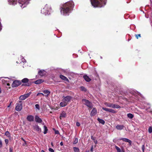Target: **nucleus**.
<instances>
[{"label": "nucleus", "instance_id": "cd10ccee", "mask_svg": "<svg viewBox=\"0 0 152 152\" xmlns=\"http://www.w3.org/2000/svg\"><path fill=\"white\" fill-rule=\"evenodd\" d=\"M112 108H121V107L118 105L113 104Z\"/></svg>", "mask_w": 152, "mask_h": 152}, {"label": "nucleus", "instance_id": "2f4dec72", "mask_svg": "<svg viewBox=\"0 0 152 152\" xmlns=\"http://www.w3.org/2000/svg\"><path fill=\"white\" fill-rule=\"evenodd\" d=\"M80 88L82 91H83L85 92L87 91V89L83 86H81L80 87Z\"/></svg>", "mask_w": 152, "mask_h": 152}, {"label": "nucleus", "instance_id": "dca6fc26", "mask_svg": "<svg viewBox=\"0 0 152 152\" xmlns=\"http://www.w3.org/2000/svg\"><path fill=\"white\" fill-rule=\"evenodd\" d=\"M120 140H122L124 141L129 142L130 144H131L132 142L131 140L126 138H122L120 139Z\"/></svg>", "mask_w": 152, "mask_h": 152}, {"label": "nucleus", "instance_id": "f3484780", "mask_svg": "<svg viewBox=\"0 0 152 152\" xmlns=\"http://www.w3.org/2000/svg\"><path fill=\"white\" fill-rule=\"evenodd\" d=\"M124 126L123 125H117L115 126V128L118 130H121L124 129Z\"/></svg>", "mask_w": 152, "mask_h": 152}, {"label": "nucleus", "instance_id": "b1692460", "mask_svg": "<svg viewBox=\"0 0 152 152\" xmlns=\"http://www.w3.org/2000/svg\"><path fill=\"white\" fill-rule=\"evenodd\" d=\"M9 2L10 4H16L17 3L16 0H9Z\"/></svg>", "mask_w": 152, "mask_h": 152}, {"label": "nucleus", "instance_id": "49530a36", "mask_svg": "<svg viewBox=\"0 0 152 152\" xmlns=\"http://www.w3.org/2000/svg\"><path fill=\"white\" fill-rule=\"evenodd\" d=\"M0 147H1L2 146V143L1 140H0Z\"/></svg>", "mask_w": 152, "mask_h": 152}, {"label": "nucleus", "instance_id": "603ef678", "mask_svg": "<svg viewBox=\"0 0 152 152\" xmlns=\"http://www.w3.org/2000/svg\"><path fill=\"white\" fill-rule=\"evenodd\" d=\"M60 145L61 146H62L63 145V142H61L60 143Z\"/></svg>", "mask_w": 152, "mask_h": 152}, {"label": "nucleus", "instance_id": "f704fd0d", "mask_svg": "<svg viewBox=\"0 0 152 152\" xmlns=\"http://www.w3.org/2000/svg\"><path fill=\"white\" fill-rule=\"evenodd\" d=\"M5 135L8 137L10 136V134L9 132L8 131H6L5 133Z\"/></svg>", "mask_w": 152, "mask_h": 152}, {"label": "nucleus", "instance_id": "f03ea898", "mask_svg": "<svg viewBox=\"0 0 152 152\" xmlns=\"http://www.w3.org/2000/svg\"><path fill=\"white\" fill-rule=\"evenodd\" d=\"M91 5L94 7H101L106 4V0H90Z\"/></svg>", "mask_w": 152, "mask_h": 152}, {"label": "nucleus", "instance_id": "6ab92c4d", "mask_svg": "<svg viewBox=\"0 0 152 152\" xmlns=\"http://www.w3.org/2000/svg\"><path fill=\"white\" fill-rule=\"evenodd\" d=\"M43 93L45 95V96L46 97H48L50 93V92L48 90H45L43 91Z\"/></svg>", "mask_w": 152, "mask_h": 152}, {"label": "nucleus", "instance_id": "6e6d98bb", "mask_svg": "<svg viewBox=\"0 0 152 152\" xmlns=\"http://www.w3.org/2000/svg\"><path fill=\"white\" fill-rule=\"evenodd\" d=\"M94 143H95V144H97V141H94Z\"/></svg>", "mask_w": 152, "mask_h": 152}, {"label": "nucleus", "instance_id": "4be33fe9", "mask_svg": "<svg viewBox=\"0 0 152 152\" xmlns=\"http://www.w3.org/2000/svg\"><path fill=\"white\" fill-rule=\"evenodd\" d=\"M60 77L61 79H62L66 81H67L68 82H69V80L68 79V78L66 77L65 76L62 75H61L60 76Z\"/></svg>", "mask_w": 152, "mask_h": 152}, {"label": "nucleus", "instance_id": "f257e3e1", "mask_svg": "<svg viewBox=\"0 0 152 152\" xmlns=\"http://www.w3.org/2000/svg\"><path fill=\"white\" fill-rule=\"evenodd\" d=\"M74 4L72 1H70L69 2H66L61 8V13H63L64 15H66L74 7Z\"/></svg>", "mask_w": 152, "mask_h": 152}, {"label": "nucleus", "instance_id": "4d7b16f0", "mask_svg": "<svg viewBox=\"0 0 152 152\" xmlns=\"http://www.w3.org/2000/svg\"><path fill=\"white\" fill-rule=\"evenodd\" d=\"M7 86H10V84L9 83H7Z\"/></svg>", "mask_w": 152, "mask_h": 152}, {"label": "nucleus", "instance_id": "72a5a7b5", "mask_svg": "<svg viewBox=\"0 0 152 152\" xmlns=\"http://www.w3.org/2000/svg\"><path fill=\"white\" fill-rule=\"evenodd\" d=\"M148 132L150 133H151L152 132V127L150 126L149 127L148 129Z\"/></svg>", "mask_w": 152, "mask_h": 152}, {"label": "nucleus", "instance_id": "bf43d9fd", "mask_svg": "<svg viewBox=\"0 0 152 152\" xmlns=\"http://www.w3.org/2000/svg\"><path fill=\"white\" fill-rule=\"evenodd\" d=\"M51 144L52 145V146H53V143H52V142H51Z\"/></svg>", "mask_w": 152, "mask_h": 152}, {"label": "nucleus", "instance_id": "3c124183", "mask_svg": "<svg viewBox=\"0 0 152 152\" xmlns=\"http://www.w3.org/2000/svg\"><path fill=\"white\" fill-rule=\"evenodd\" d=\"M12 103V101H11V102H10V104H9V105L7 106V107H10V105H11V104Z\"/></svg>", "mask_w": 152, "mask_h": 152}, {"label": "nucleus", "instance_id": "5701e85b", "mask_svg": "<svg viewBox=\"0 0 152 152\" xmlns=\"http://www.w3.org/2000/svg\"><path fill=\"white\" fill-rule=\"evenodd\" d=\"M67 104V103L64 101H63V102H61L60 104V106L62 107L66 106Z\"/></svg>", "mask_w": 152, "mask_h": 152}, {"label": "nucleus", "instance_id": "1a4fd4ad", "mask_svg": "<svg viewBox=\"0 0 152 152\" xmlns=\"http://www.w3.org/2000/svg\"><path fill=\"white\" fill-rule=\"evenodd\" d=\"M33 129L39 133H40L41 132V129L38 125H35L33 126Z\"/></svg>", "mask_w": 152, "mask_h": 152}, {"label": "nucleus", "instance_id": "58836bf2", "mask_svg": "<svg viewBox=\"0 0 152 152\" xmlns=\"http://www.w3.org/2000/svg\"><path fill=\"white\" fill-rule=\"evenodd\" d=\"M141 37L140 34H137L136 35V37L137 39H138V37Z\"/></svg>", "mask_w": 152, "mask_h": 152}, {"label": "nucleus", "instance_id": "c03bdc74", "mask_svg": "<svg viewBox=\"0 0 152 152\" xmlns=\"http://www.w3.org/2000/svg\"><path fill=\"white\" fill-rule=\"evenodd\" d=\"M40 95H42L43 96H44V94L42 93H39L37 94V96H39Z\"/></svg>", "mask_w": 152, "mask_h": 152}, {"label": "nucleus", "instance_id": "39448f33", "mask_svg": "<svg viewBox=\"0 0 152 152\" xmlns=\"http://www.w3.org/2000/svg\"><path fill=\"white\" fill-rule=\"evenodd\" d=\"M31 94V93L30 92L23 95H21L19 98L20 100H23L25 99H26L29 97Z\"/></svg>", "mask_w": 152, "mask_h": 152}, {"label": "nucleus", "instance_id": "864d4df0", "mask_svg": "<svg viewBox=\"0 0 152 152\" xmlns=\"http://www.w3.org/2000/svg\"><path fill=\"white\" fill-rule=\"evenodd\" d=\"M21 140H22L24 142H25V141H26L25 140H24V139L23 137H22L21 138Z\"/></svg>", "mask_w": 152, "mask_h": 152}, {"label": "nucleus", "instance_id": "a19ab883", "mask_svg": "<svg viewBox=\"0 0 152 152\" xmlns=\"http://www.w3.org/2000/svg\"><path fill=\"white\" fill-rule=\"evenodd\" d=\"M49 151L51 152H54V150L52 148H50L49 149Z\"/></svg>", "mask_w": 152, "mask_h": 152}, {"label": "nucleus", "instance_id": "bb28decb", "mask_svg": "<svg viewBox=\"0 0 152 152\" xmlns=\"http://www.w3.org/2000/svg\"><path fill=\"white\" fill-rule=\"evenodd\" d=\"M127 117L130 119H132L134 117V115L133 114L129 113L127 114Z\"/></svg>", "mask_w": 152, "mask_h": 152}, {"label": "nucleus", "instance_id": "2eb2a0df", "mask_svg": "<svg viewBox=\"0 0 152 152\" xmlns=\"http://www.w3.org/2000/svg\"><path fill=\"white\" fill-rule=\"evenodd\" d=\"M35 121L38 123H41L42 122V120L38 116L36 115L35 117Z\"/></svg>", "mask_w": 152, "mask_h": 152}, {"label": "nucleus", "instance_id": "4c0bfd02", "mask_svg": "<svg viewBox=\"0 0 152 152\" xmlns=\"http://www.w3.org/2000/svg\"><path fill=\"white\" fill-rule=\"evenodd\" d=\"M142 152H144V150H145V145H143L142 146Z\"/></svg>", "mask_w": 152, "mask_h": 152}, {"label": "nucleus", "instance_id": "9d476101", "mask_svg": "<svg viewBox=\"0 0 152 152\" xmlns=\"http://www.w3.org/2000/svg\"><path fill=\"white\" fill-rule=\"evenodd\" d=\"M29 81V79L27 78H24L23 79L21 80V81L22 83H27V84H26L25 85L26 86H29L30 85V84L28 83Z\"/></svg>", "mask_w": 152, "mask_h": 152}, {"label": "nucleus", "instance_id": "412c9836", "mask_svg": "<svg viewBox=\"0 0 152 152\" xmlns=\"http://www.w3.org/2000/svg\"><path fill=\"white\" fill-rule=\"evenodd\" d=\"M44 80L41 79L38 80L34 82V83L37 84H39L43 83L44 82Z\"/></svg>", "mask_w": 152, "mask_h": 152}, {"label": "nucleus", "instance_id": "c9c22d12", "mask_svg": "<svg viewBox=\"0 0 152 152\" xmlns=\"http://www.w3.org/2000/svg\"><path fill=\"white\" fill-rule=\"evenodd\" d=\"M22 145L23 146H27L28 145L26 143V141L25 142H24V143H23L22 144Z\"/></svg>", "mask_w": 152, "mask_h": 152}, {"label": "nucleus", "instance_id": "aec40b11", "mask_svg": "<svg viewBox=\"0 0 152 152\" xmlns=\"http://www.w3.org/2000/svg\"><path fill=\"white\" fill-rule=\"evenodd\" d=\"M85 80L88 82H89L91 80V79L87 75H85L83 77Z\"/></svg>", "mask_w": 152, "mask_h": 152}, {"label": "nucleus", "instance_id": "423d86ee", "mask_svg": "<svg viewBox=\"0 0 152 152\" xmlns=\"http://www.w3.org/2000/svg\"><path fill=\"white\" fill-rule=\"evenodd\" d=\"M63 99L62 101H64L67 104L72 98V97L69 96H63Z\"/></svg>", "mask_w": 152, "mask_h": 152}, {"label": "nucleus", "instance_id": "09e8293b", "mask_svg": "<svg viewBox=\"0 0 152 152\" xmlns=\"http://www.w3.org/2000/svg\"><path fill=\"white\" fill-rule=\"evenodd\" d=\"M91 152H93V145L92 146V147H91Z\"/></svg>", "mask_w": 152, "mask_h": 152}, {"label": "nucleus", "instance_id": "20e7f679", "mask_svg": "<svg viewBox=\"0 0 152 152\" xmlns=\"http://www.w3.org/2000/svg\"><path fill=\"white\" fill-rule=\"evenodd\" d=\"M82 101L84 104L86 105L88 107L90 108H92V103L88 100L86 99H83L82 100Z\"/></svg>", "mask_w": 152, "mask_h": 152}, {"label": "nucleus", "instance_id": "c85d7f7f", "mask_svg": "<svg viewBox=\"0 0 152 152\" xmlns=\"http://www.w3.org/2000/svg\"><path fill=\"white\" fill-rule=\"evenodd\" d=\"M113 104L112 103H110L107 102H106L104 104L105 105L108 107H112Z\"/></svg>", "mask_w": 152, "mask_h": 152}, {"label": "nucleus", "instance_id": "393cba45", "mask_svg": "<svg viewBox=\"0 0 152 152\" xmlns=\"http://www.w3.org/2000/svg\"><path fill=\"white\" fill-rule=\"evenodd\" d=\"M115 148L116 149L117 152H124V150H122L117 146L115 145Z\"/></svg>", "mask_w": 152, "mask_h": 152}, {"label": "nucleus", "instance_id": "c756f323", "mask_svg": "<svg viewBox=\"0 0 152 152\" xmlns=\"http://www.w3.org/2000/svg\"><path fill=\"white\" fill-rule=\"evenodd\" d=\"M73 149L74 152H80L79 149L78 148L74 147Z\"/></svg>", "mask_w": 152, "mask_h": 152}, {"label": "nucleus", "instance_id": "a18cd8bd", "mask_svg": "<svg viewBox=\"0 0 152 152\" xmlns=\"http://www.w3.org/2000/svg\"><path fill=\"white\" fill-rule=\"evenodd\" d=\"M55 133L56 134H59V131L58 130H55Z\"/></svg>", "mask_w": 152, "mask_h": 152}, {"label": "nucleus", "instance_id": "8fccbe9b", "mask_svg": "<svg viewBox=\"0 0 152 152\" xmlns=\"http://www.w3.org/2000/svg\"><path fill=\"white\" fill-rule=\"evenodd\" d=\"M19 3H20L22 5L24 3V2L23 1L22 2H21V1H20V0H19Z\"/></svg>", "mask_w": 152, "mask_h": 152}, {"label": "nucleus", "instance_id": "f8f14e48", "mask_svg": "<svg viewBox=\"0 0 152 152\" xmlns=\"http://www.w3.org/2000/svg\"><path fill=\"white\" fill-rule=\"evenodd\" d=\"M27 120L30 122H32L34 121V117L32 115H28L26 118Z\"/></svg>", "mask_w": 152, "mask_h": 152}, {"label": "nucleus", "instance_id": "7c9ffc66", "mask_svg": "<svg viewBox=\"0 0 152 152\" xmlns=\"http://www.w3.org/2000/svg\"><path fill=\"white\" fill-rule=\"evenodd\" d=\"M44 134H46L47 133V131H48V129L47 127L45 125L44 126Z\"/></svg>", "mask_w": 152, "mask_h": 152}, {"label": "nucleus", "instance_id": "e433bc0d", "mask_svg": "<svg viewBox=\"0 0 152 152\" xmlns=\"http://www.w3.org/2000/svg\"><path fill=\"white\" fill-rule=\"evenodd\" d=\"M35 107L36 108L39 110V106L38 104H36L35 105Z\"/></svg>", "mask_w": 152, "mask_h": 152}, {"label": "nucleus", "instance_id": "4468645a", "mask_svg": "<svg viewBox=\"0 0 152 152\" xmlns=\"http://www.w3.org/2000/svg\"><path fill=\"white\" fill-rule=\"evenodd\" d=\"M97 113V110L96 108H94L92 109L90 115L91 116H94Z\"/></svg>", "mask_w": 152, "mask_h": 152}, {"label": "nucleus", "instance_id": "79ce46f5", "mask_svg": "<svg viewBox=\"0 0 152 152\" xmlns=\"http://www.w3.org/2000/svg\"><path fill=\"white\" fill-rule=\"evenodd\" d=\"M80 124L79 122H77L76 123V125L77 126H80Z\"/></svg>", "mask_w": 152, "mask_h": 152}, {"label": "nucleus", "instance_id": "a878e982", "mask_svg": "<svg viewBox=\"0 0 152 152\" xmlns=\"http://www.w3.org/2000/svg\"><path fill=\"white\" fill-rule=\"evenodd\" d=\"M97 120L99 123L102 124L103 125H104L105 123V121L104 120L101 119L99 118H97Z\"/></svg>", "mask_w": 152, "mask_h": 152}, {"label": "nucleus", "instance_id": "37998d69", "mask_svg": "<svg viewBox=\"0 0 152 152\" xmlns=\"http://www.w3.org/2000/svg\"><path fill=\"white\" fill-rule=\"evenodd\" d=\"M9 151L10 152H13L12 148L11 147L9 149Z\"/></svg>", "mask_w": 152, "mask_h": 152}, {"label": "nucleus", "instance_id": "9b49d317", "mask_svg": "<svg viewBox=\"0 0 152 152\" xmlns=\"http://www.w3.org/2000/svg\"><path fill=\"white\" fill-rule=\"evenodd\" d=\"M102 108L103 110H105L106 111H107L109 112L113 113H115V111L114 110L112 109L104 107H102Z\"/></svg>", "mask_w": 152, "mask_h": 152}, {"label": "nucleus", "instance_id": "0eeeda50", "mask_svg": "<svg viewBox=\"0 0 152 152\" xmlns=\"http://www.w3.org/2000/svg\"><path fill=\"white\" fill-rule=\"evenodd\" d=\"M21 83V81L18 80H15L13 81L12 85V87H15L20 85Z\"/></svg>", "mask_w": 152, "mask_h": 152}, {"label": "nucleus", "instance_id": "a211bd4d", "mask_svg": "<svg viewBox=\"0 0 152 152\" xmlns=\"http://www.w3.org/2000/svg\"><path fill=\"white\" fill-rule=\"evenodd\" d=\"M66 114L65 112L63 111L61 114L60 116V118L61 119L62 118H65Z\"/></svg>", "mask_w": 152, "mask_h": 152}, {"label": "nucleus", "instance_id": "ddd939ff", "mask_svg": "<svg viewBox=\"0 0 152 152\" xmlns=\"http://www.w3.org/2000/svg\"><path fill=\"white\" fill-rule=\"evenodd\" d=\"M39 75L43 76L45 75L46 74L45 71L44 70H39L38 72Z\"/></svg>", "mask_w": 152, "mask_h": 152}, {"label": "nucleus", "instance_id": "6e6552de", "mask_svg": "<svg viewBox=\"0 0 152 152\" xmlns=\"http://www.w3.org/2000/svg\"><path fill=\"white\" fill-rule=\"evenodd\" d=\"M48 7V5L47 4L46 5L45 7L41 10V12L45 14V15L47 14L48 12V10H47Z\"/></svg>", "mask_w": 152, "mask_h": 152}, {"label": "nucleus", "instance_id": "de8ad7c7", "mask_svg": "<svg viewBox=\"0 0 152 152\" xmlns=\"http://www.w3.org/2000/svg\"><path fill=\"white\" fill-rule=\"evenodd\" d=\"M91 139L93 140H95V138L93 137V136H91Z\"/></svg>", "mask_w": 152, "mask_h": 152}, {"label": "nucleus", "instance_id": "5fc2aeb1", "mask_svg": "<svg viewBox=\"0 0 152 152\" xmlns=\"http://www.w3.org/2000/svg\"><path fill=\"white\" fill-rule=\"evenodd\" d=\"M1 22H0V31L1 30Z\"/></svg>", "mask_w": 152, "mask_h": 152}, {"label": "nucleus", "instance_id": "473e14b6", "mask_svg": "<svg viewBox=\"0 0 152 152\" xmlns=\"http://www.w3.org/2000/svg\"><path fill=\"white\" fill-rule=\"evenodd\" d=\"M78 142V139L77 138H75L73 141L74 144H76Z\"/></svg>", "mask_w": 152, "mask_h": 152}, {"label": "nucleus", "instance_id": "7ed1b4c3", "mask_svg": "<svg viewBox=\"0 0 152 152\" xmlns=\"http://www.w3.org/2000/svg\"><path fill=\"white\" fill-rule=\"evenodd\" d=\"M15 110L18 111H20L22 109V102L19 101L16 104L15 107Z\"/></svg>", "mask_w": 152, "mask_h": 152}, {"label": "nucleus", "instance_id": "ea45409f", "mask_svg": "<svg viewBox=\"0 0 152 152\" xmlns=\"http://www.w3.org/2000/svg\"><path fill=\"white\" fill-rule=\"evenodd\" d=\"M5 142L6 144L7 145L8 143V142H9V140H8V139H6L5 140Z\"/></svg>", "mask_w": 152, "mask_h": 152}, {"label": "nucleus", "instance_id": "13d9d810", "mask_svg": "<svg viewBox=\"0 0 152 152\" xmlns=\"http://www.w3.org/2000/svg\"><path fill=\"white\" fill-rule=\"evenodd\" d=\"M41 152H45L43 150H42L41 151Z\"/></svg>", "mask_w": 152, "mask_h": 152}]
</instances>
